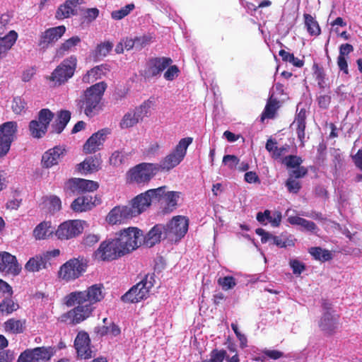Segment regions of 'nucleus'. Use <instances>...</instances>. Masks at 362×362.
Returning <instances> with one entry per match:
<instances>
[{"instance_id": "1", "label": "nucleus", "mask_w": 362, "mask_h": 362, "mask_svg": "<svg viewBox=\"0 0 362 362\" xmlns=\"http://www.w3.org/2000/svg\"><path fill=\"white\" fill-rule=\"evenodd\" d=\"M103 284H94L83 291H74L64 297V303L67 307H72L76 303L93 304L100 302L104 298Z\"/></svg>"}, {"instance_id": "2", "label": "nucleus", "mask_w": 362, "mask_h": 362, "mask_svg": "<svg viewBox=\"0 0 362 362\" xmlns=\"http://www.w3.org/2000/svg\"><path fill=\"white\" fill-rule=\"evenodd\" d=\"M142 230L136 227H129L116 233L115 238L124 255L136 250L141 245Z\"/></svg>"}, {"instance_id": "3", "label": "nucleus", "mask_w": 362, "mask_h": 362, "mask_svg": "<svg viewBox=\"0 0 362 362\" xmlns=\"http://www.w3.org/2000/svg\"><path fill=\"white\" fill-rule=\"evenodd\" d=\"M106 88L107 83L104 81L87 88L84 93V98L80 100L78 103L80 111L91 113L93 110H99V104Z\"/></svg>"}, {"instance_id": "4", "label": "nucleus", "mask_w": 362, "mask_h": 362, "mask_svg": "<svg viewBox=\"0 0 362 362\" xmlns=\"http://www.w3.org/2000/svg\"><path fill=\"white\" fill-rule=\"evenodd\" d=\"M87 267V260L83 257L71 258L59 267L58 278L66 282L73 281L86 272Z\"/></svg>"}, {"instance_id": "5", "label": "nucleus", "mask_w": 362, "mask_h": 362, "mask_svg": "<svg viewBox=\"0 0 362 362\" xmlns=\"http://www.w3.org/2000/svg\"><path fill=\"white\" fill-rule=\"evenodd\" d=\"M154 281L153 274H146L141 281L122 296V300L124 303H135L147 298Z\"/></svg>"}, {"instance_id": "6", "label": "nucleus", "mask_w": 362, "mask_h": 362, "mask_svg": "<svg viewBox=\"0 0 362 362\" xmlns=\"http://www.w3.org/2000/svg\"><path fill=\"white\" fill-rule=\"evenodd\" d=\"M159 172L158 164L142 163L132 168L127 172L130 182L146 185Z\"/></svg>"}, {"instance_id": "7", "label": "nucleus", "mask_w": 362, "mask_h": 362, "mask_svg": "<svg viewBox=\"0 0 362 362\" xmlns=\"http://www.w3.org/2000/svg\"><path fill=\"white\" fill-rule=\"evenodd\" d=\"M77 66V58L71 55L64 59L52 71L47 78L53 81L55 85L60 86L71 78L76 71Z\"/></svg>"}, {"instance_id": "8", "label": "nucleus", "mask_w": 362, "mask_h": 362, "mask_svg": "<svg viewBox=\"0 0 362 362\" xmlns=\"http://www.w3.org/2000/svg\"><path fill=\"white\" fill-rule=\"evenodd\" d=\"M141 214V210H140L138 205L136 204L135 199L133 198L127 206H117L114 207L109 212L107 216V221L110 224H117Z\"/></svg>"}, {"instance_id": "9", "label": "nucleus", "mask_w": 362, "mask_h": 362, "mask_svg": "<svg viewBox=\"0 0 362 362\" xmlns=\"http://www.w3.org/2000/svg\"><path fill=\"white\" fill-rule=\"evenodd\" d=\"M59 249H54L37 254L30 257L24 266L28 272L35 273L42 269H47L51 265L50 261L60 255Z\"/></svg>"}, {"instance_id": "10", "label": "nucleus", "mask_w": 362, "mask_h": 362, "mask_svg": "<svg viewBox=\"0 0 362 362\" xmlns=\"http://www.w3.org/2000/svg\"><path fill=\"white\" fill-rule=\"evenodd\" d=\"M93 255L95 259L103 262H111L124 256L115 238L101 242Z\"/></svg>"}, {"instance_id": "11", "label": "nucleus", "mask_w": 362, "mask_h": 362, "mask_svg": "<svg viewBox=\"0 0 362 362\" xmlns=\"http://www.w3.org/2000/svg\"><path fill=\"white\" fill-rule=\"evenodd\" d=\"M55 352V348L52 346L28 349L20 354L17 362H48Z\"/></svg>"}, {"instance_id": "12", "label": "nucleus", "mask_w": 362, "mask_h": 362, "mask_svg": "<svg viewBox=\"0 0 362 362\" xmlns=\"http://www.w3.org/2000/svg\"><path fill=\"white\" fill-rule=\"evenodd\" d=\"M188 219L177 216L164 226V236L171 240L177 241L183 238L188 230Z\"/></svg>"}, {"instance_id": "13", "label": "nucleus", "mask_w": 362, "mask_h": 362, "mask_svg": "<svg viewBox=\"0 0 362 362\" xmlns=\"http://www.w3.org/2000/svg\"><path fill=\"white\" fill-rule=\"evenodd\" d=\"M165 189L166 186H162L148 189L136 196L134 197L135 202L141 210V213L145 211L151 205V203H160L161 205L165 195Z\"/></svg>"}, {"instance_id": "14", "label": "nucleus", "mask_w": 362, "mask_h": 362, "mask_svg": "<svg viewBox=\"0 0 362 362\" xmlns=\"http://www.w3.org/2000/svg\"><path fill=\"white\" fill-rule=\"evenodd\" d=\"M76 306L61 316L62 322L71 325H77L88 319L94 310V307L86 303H76Z\"/></svg>"}, {"instance_id": "15", "label": "nucleus", "mask_w": 362, "mask_h": 362, "mask_svg": "<svg viewBox=\"0 0 362 362\" xmlns=\"http://www.w3.org/2000/svg\"><path fill=\"white\" fill-rule=\"evenodd\" d=\"M17 130L16 122H6L0 125V158L4 157L9 151Z\"/></svg>"}, {"instance_id": "16", "label": "nucleus", "mask_w": 362, "mask_h": 362, "mask_svg": "<svg viewBox=\"0 0 362 362\" xmlns=\"http://www.w3.org/2000/svg\"><path fill=\"white\" fill-rule=\"evenodd\" d=\"M85 221L69 220L62 223L55 231V235L60 240L72 239L83 233Z\"/></svg>"}, {"instance_id": "17", "label": "nucleus", "mask_w": 362, "mask_h": 362, "mask_svg": "<svg viewBox=\"0 0 362 362\" xmlns=\"http://www.w3.org/2000/svg\"><path fill=\"white\" fill-rule=\"evenodd\" d=\"M173 60L170 57H151L146 62L144 76L146 79L159 77L161 73L172 64Z\"/></svg>"}, {"instance_id": "18", "label": "nucleus", "mask_w": 362, "mask_h": 362, "mask_svg": "<svg viewBox=\"0 0 362 362\" xmlns=\"http://www.w3.org/2000/svg\"><path fill=\"white\" fill-rule=\"evenodd\" d=\"M66 30V28L64 25H59L46 29L40 35L37 43L38 47L43 51L47 50L64 35Z\"/></svg>"}, {"instance_id": "19", "label": "nucleus", "mask_w": 362, "mask_h": 362, "mask_svg": "<svg viewBox=\"0 0 362 362\" xmlns=\"http://www.w3.org/2000/svg\"><path fill=\"white\" fill-rule=\"evenodd\" d=\"M54 115H38L35 119L30 122L28 129L30 136L35 139L44 137Z\"/></svg>"}, {"instance_id": "20", "label": "nucleus", "mask_w": 362, "mask_h": 362, "mask_svg": "<svg viewBox=\"0 0 362 362\" xmlns=\"http://www.w3.org/2000/svg\"><path fill=\"white\" fill-rule=\"evenodd\" d=\"M110 133V132L108 129H102L93 134L83 144V152L86 154H91L100 150L106 139L107 135Z\"/></svg>"}, {"instance_id": "21", "label": "nucleus", "mask_w": 362, "mask_h": 362, "mask_svg": "<svg viewBox=\"0 0 362 362\" xmlns=\"http://www.w3.org/2000/svg\"><path fill=\"white\" fill-rule=\"evenodd\" d=\"M21 269L16 256L8 252H0V272L15 276L21 273Z\"/></svg>"}, {"instance_id": "22", "label": "nucleus", "mask_w": 362, "mask_h": 362, "mask_svg": "<svg viewBox=\"0 0 362 362\" xmlns=\"http://www.w3.org/2000/svg\"><path fill=\"white\" fill-rule=\"evenodd\" d=\"M74 347L76 350L78 357L83 359L92 357L90 349V339L87 332L80 331L74 340Z\"/></svg>"}, {"instance_id": "23", "label": "nucleus", "mask_w": 362, "mask_h": 362, "mask_svg": "<svg viewBox=\"0 0 362 362\" xmlns=\"http://www.w3.org/2000/svg\"><path fill=\"white\" fill-rule=\"evenodd\" d=\"M339 320V315L331 312H324L319 322V327L325 334L332 335L338 328Z\"/></svg>"}, {"instance_id": "24", "label": "nucleus", "mask_w": 362, "mask_h": 362, "mask_svg": "<svg viewBox=\"0 0 362 362\" xmlns=\"http://www.w3.org/2000/svg\"><path fill=\"white\" fill-rule=\"evenodd\" d=\"M83 4H84V0H66L57 8L55 18L58 20H63L76 15V7Z\"/></svg>"}, {"instance_id": "25", "label": "nucleus", "mask_w": 362, "mask_h": 362, "mask_svg": "<svg viewBox=\"0 0 362 362\" xmlns=\"http://www.w3.org/2000/svg\"><path fill=\"white\" fill-rule=\"evenodd\" d=\"M65 149L61 146H57L47 150L44 153L42 157V165L43 167L49 168L57 165L59 162L61 156L64 154Z\"/></svg>"}, {"instance_id": "26", "label": "nucleus", "mask_w": 362, "mask_h": 362, "mask_svg": "<svg viewBox=\"0 0 362 362\" xmlns=\"http://www.w3.org/2000/svg\"><path fill=\"white\" fill-rule=\"evenodd\" d=\"M180 192L175 191H170L166 192L164 196L160 208L163 214H169L175 209L177 205V201L180 197Z\"/></svg>"}, {"instance_id": "27", "label": "nucleus", "mask_w": 362, "mask_h": 362, "mask_svg": "<svg viewBox=\"0 0 362 362\" xmlns=\"http://www.w3.org/2000/svg\"><path fill=\"white\" fill-rule=\"evenodd\" d=\"M163 233L164 234V226L161 224L154 226L144 238V243L148 247L158 243Z\"/></svg>"}, {"instance_id": "28", "label": "nucleus", "mask_w": 362, "mask_h": 362, "mask_svg": "<svg viewBox=\"0 0 362 362\" xmlns=\"http://www.w3.org/2000/svg\"><path fill=\"white\" fill-rule=\"evenodd\" d=\"M101 159L96 156H89L78 165V170L85 173H92L100 169Z\"/></svg>"}, {"instance_id": "29", "label": "nucleus", "mask_w": 362, "mask_h": 362, "mask_svg": "<svg viewBox=\"0 0 362 362\" xmlns=\"http://www.w3.org/2000/svg\"><path fill=\"white\" fill-rule=\"evenodd\" d=\"M93 206L95 202L93 197L86 195L75 199L71 204V208L75 212H83L90 210Z\"/></svg>"}, {"instance_id": "30", "label": "nucleus", "mask_w": 362, "mask_h": 362, "mask_svg": "<svg viewBox=\"0 0 362 362\" xmlns=\"http://www.w3.org/2000/svg\"><path fill=\"white\" fill-rule=\"evenodd\" d=\"M18 38L15 30H10L7 35L0 37V59L4 57Z\"/></svg>"}, {"instance_id": "31", "label": "nucleus", "mask_w": 362, "mask_h": 362, "mask_svg": "<svg viewBox=\"0 0 362 362\" xmlns=\"http://www.w3.org/2000/svg\"><path fill=\"white\" fill-rule=\"evenodd\" d=\"M182 158L179 156L174 151L171 152L170 154L166 156L161 161L160 164H158V167L159 168V171L166 170L169 171L170 170L174 168L177 165L180 163L182 160Z\"/></svg>"}, {"instance_id": "32", "label": "nucleus", "mask_w": 362, "mask_h": 362, "mask_svg": "<svg viewBox=\"0 0 362 362\" xmlns=\"http://www.w3.org/2000/svg\"><path fill=\"white\" fill-rule=\"evenodd\" d=\"M80 42L81 38L77 35L66 40L57 49L55 56L59 58L64 57L67 52L72 51Z\"/></svg>"}, {"instance_id": "33", "label": "nucleus", "mask_w": 362, "mask_h": 362, "mask_svg": "<svg viewBox=\"0 0 362 362\" xmlns=\"http://www.w3.org/2000/svg\"><path fill=\"white\" fill-rule=\"evenodd\" d=\"M53 233L51 229V222L42 221L37 224L33 231V235L36 240H45Z\"/></svg>"}, {"instance_id": "34", "label": "nucleus", "mask_w": 362, "mask_h": 362, "mask_svg": "<svg viewBox=\"0 0 362 362\" xmlns=\"http://www.w3.org/2000/svg\"><path fill=\"white\" fill-rule=\"evenodd\" d=\"M25 328V320L11 318L4 323V329L6 332L12 334H21Z\"/></svg>"}, {"instance_id": "35", "label": "nucleus", "mask_w": 362, "mask_h": 362, "mask_svg": "<svg viewBox=\"0 0 362 362\" xmlns=\"http://www.w3.org/2000/svg\"><path fill=\"white\" fill-rule=\"evenodd\" d=\"M306 117L305 115H297L294 121L292 123V126L296 127V132L298 136V139L300 141V146H305V129L306 127Z\"/></svg>"}, {"instance_id": "36", "label": "nucleus", "mask_w": 362, "mask_h": 362, "mask_svg": "<svg viewBox=\"0 0 362 362\" xmlns=\"http://www.w3.org/2000/svg\"><path fill=\"white\" fill-rule=\"evenodd\" d=\"M304 24L306 30L311 36H319L321 34V28L317 20L309 13L303 14Z\"/></svg>"}, {"instance_id": "37", "label": "nucleus", "mask_w": 362, "mask_h": 362, "mask_svg": "<svg viewBox=\"0 0 362 362\" xmlns=\"http://www.w3.org/2000/svg\"><path fill=\"white\" fill-rule=\"evenodd\" d=\"M265 148L270 153L273 159L277 160L287 151L288 146H281L279 148L277 146L276 141L270 138L267 141Z\"/></svg>"}, {"instance_id": "38", "label": "nucleus", "mask_w": 362, "mask_h": 362, "mask_svg": "<svg viewBox=\"0 0 362 362\" xmlns=\"http://www.w3.org/2000/svg\"><path fill=\"white\" fill-rule=\"evenodd\" d=\"M309 253L316 260L325 262L329 261L332 259V252L326 249H322L320 247H313L309 249Z\"/></svg>"}, {"instance_id": "39", "label": "nucleus", "mask_w": 362, "mask_h": 362, "mask_svg": "<svg viewBox=\"0 0 362 362\" xmlns=\"http://www.w3.org/2000/svg\"><path fill=\"white\" fill-rule=\"evenodd\" d=\"M288 221L291 225H297L302 226L305 230L313 232L317 228V225L311 221H308L303 218L293 216L288 218Z\"/></svg>"}, {"instance_id": "40", "label": "nucleus", "mask_w": 362, "mask_h": 362, "mask_svg": "<svg viewBox=\"0 0 362 362\" xmlns=\"http://www.w3.org/2000/svg\"><path fill=\"white\" fill-rule=\"evenodd\" d=\"M71 119V115H59L54 123L52 124V133L60 134L66 127Z\"/></svg>"}, {"instance_id": "41", "label": "nucleus", "mask_w": 362, "mask_h": 362, "mask_svg": "<svg viewBox=\"0 0 362 362\" xmlns=\"http://www.w3.org/2000/svg\"><path fill=\"white\" fill-rule=\"evenodd\" d=\"M284 103V101H281L272 95H269L262 113H276Z\"/></svg>"}, {"instance_id": "42", "label": "nucleus", "mask_w": 362, "mask_h": 362, "mask_svg": "<svg viewBox=\"0 0 362 362\" xmlns=\"http://www.w3.org/2000/svg\"><path fill=\"white\" fill-rule=\"evenodd\" d=\"M279 55L281 57L283 62H289L296 67L301 68L304 65V61L295 57L293 54L286 52L284 49H280Z\"/></svg>"}, {"instance_id": "43", "label": "nucleus", "mask_w": 362, "mask_h": 362, "mask_svg": "<svg viewBox=\"0 0 362 362\" xmlns=\"http://www.w3.org/2000/svg\"><path fill=\"white\" fill-rule=\"evenodd\" d=\"M103 66H96L89 70L83 76L82 78V81L84 83H90L93 82L94 81L100 78L101 74H103Z\"/></svg>"}, {"instance_id": "44", "label": "nucleus", "mask_w": 362, "mask_h": 362, "mask_svg": "<svg viewBox=\"0 0 362 362\" xmlns=\"http://www.w3.org/2000/svg\"><path fill=\"white\" fill-rule=\"evenodd\" d=\"M193 139L192 137H185L182 139L175 146L173 151L176 153L182 159H184L188 146L192 143Z\"/></svg>"}, {"instance_id": "45", "label": "nucleus", "mask_w": 362, "mask_h": 362, "mask_svg": "<svg viewBox=\"0 0 362 362\" xmlns=\"http://www.w3.org/2000/svg\"><path fill=\"white\" fill-rule=\"evenodd\" d=\"M112 47V43L109 41L100 43L94 50V57L95 58L105 57L110 53Z\"/></svg>"}, {"instance_id": "46", "label": "nucleus", "mask_w": 362, "mask_h": 362, "mask_svg": "<svg viewBox=\"0 0 362 362\" xmlns=\"http://www.w3.org/2000/svg\"><path fill=\"white\" fill-rule=\"evenodd\" d=\"M19 308L18 303H16L11 298H6L0 303V312L1 313L10 314Z\"/></svg>"}, {"instance_id": "47", "label": "nucleus", "mask_w": 362, "mask_h": 362, "mask_svg": "<svg viewBox=\"0 0 362 362\" xmlns=\"http://www.w3.org/2000/svg\"><path fill=\"white\" fill-rule=\"evenodd\" d=\"M134 7V4H127L119 10L113 11L111 13V17L114 20H121L128 16Z\"/></svg>"}, {"instance_id": "48", "label": "nucleus", "mask_w": 362, "mask_h": 362, "mask_svg": "<svg viewBox=\"0 0 362 362\" xmlns=\"http://www.w3.org/2000/svg\"><path fill=\"white\" fill-rule=\"evenodd\" d=\"M80 178L69 179L64 186V190L69 194H79L81 192V183L79 182Z\"/></svg>"}, {"instance_id": "49", "label": "nucleus", "mask_w": 362, "mask_h": 362, "mask_svg": "<svg viewBox=\"0 0 362 362\" xmlns=\"http://www.w3.org/2000/svg\"><path fill=\"white\" fill-rule=\"evenodd\" d=\"M100 14V11L97 8H89L83 11L81 19L83 23H90L94 21Z\"/></svg>"}, {"instance_id": "50", "label": "nucleus", "mask_w": 362, "mask_h": 362, "mask_svg": "<svg viewBox=\"0 0 362 362\" xmlns=\"http://www.w3.org/2000/svg\"><path fill=\"white\" fill-rule=\"evenodd\" d=\"M140 115H124L121 122L120 127L122 129L129 128L139 122Z\"/></svg>"}, {"instance_id": "51", "label": "nucleus", "mask_w": 362, "mask_h": 362, "mask_svg": "<svg viewBox=\"0 0 362 362\" xmlns=\"http://www.w3.org/2000/svg\"><path fill=\"white\" fill-rule=\"evenodd\" d=\"M313 69L319 87L320 88H325L327 84L325 81V74L323 69L319 66L316 63L313 64Z\"/></svg>"}, {"instance_id": "52", "label": "nucleus", "mask_w": 362, "mask_h": 362, "mask_svg": "<svg viewBox=\"0 0 362 362\" xmlns=\"http://www.w3.org/2000/svg\"><path fill=\"white\" fill-rule=\"evenodd\" d=\"M270 95L284 102H286L289 99L288 94L284 90V85L280 83L275 84L274 88Z\"/></svg>"}, {"instance_id": "53", "label": "nucleus", "mask_w": 362, "mask_h": 362, "mask_svg": "<svg viewBox=\"0 0 362 362\" xmlns=\"http://www.w3.org/2000/svg\"><path fill=\"white\" fill-rule=\"evenodd\" d=\"M79 182L81 183V192H94L99 187L98 182L80 178Z\"/></svg>"}, {"instance_id": "54", "label": "nucleus", "mask_w": 362, "mask_h": 362, "mask_svg": "<svg viewBox=\"0 0 362 362\" xmlns=\"http://www.w3.org/2000/svg\"><path fill=\"white\" fill-rule=\"evenodd\" d=\"M272 240L274 245L281 248H286L288 246L293 247L295 245V243L293 240L284 235H274Z\"/></svg>"}, {"instance_id": "55", "label": "nucleus", "mask_w": 362, "mask_h": 362, "mask_svg": "<svg viewBox=\"0 0 362 362\" xmlns=\"http://www.w3.org/2000/svg\"><path fill=\"white\" fill-rule=\"evenodd\" d=\"M217 283L225 291L231 289L236 285L235 279L232 276L221 277L218 279Z\"/></svg>"}, {"instance_id": "56", "label": "nucleus", "mask_w": 362, "mask_h": 362, "mask_svg": "<svg viewBox=\"0 0 362 362\" xmlns=\"http://www.w3.org/2000/svg\"><path fill=\"white\" fill-rule=\"evenodd\" d=\"M302 163L303 160L300 157L293 155L287 156L283 160V163L290 168L299 167Z\"/></svg>"}, {"instance_id": "57", "label": "nucleus", "mask_w": 362, "mask_h": 362, "mask_svg": "<svg viewBox=\"0 0 362 362\" xmlns=\"http://www.w3.org/2000/svg\"><path fill=\"white\" fill-rule=\"evenodd\" d=\"M286 187L289 192L297 194L301 189V184L296 179L289 177L286 182Z\"/></svg>"}, {"instance_id": "58", "label": "nucleus", "mask_w": 362, "mask_h": 362, "mask_svg": "<svg viewBox=\"0 0 362 362\" xmlns=\"http://www.w3.org/2000/svg\"><path fill=\"white\" fill-rule=\"evenodd\" d=\"M164 73V78L167 81H173L180 73V69L176 65H170Z\"/></svg>"}, {"instance_id": "59", "label": "nucleus", "mask_w": 362, "mask_h": 362, "mask_svg": "<svg viewBox=\"0 0 362 362\" xmlns=\"http://www.w3.org/2000/svg\"><path fill=\"white\" fill-rule=\"evenodd\" d=\"M289 265L292 269L293 273L296 275L301 274L305 269V264L296 259H291Z\"/></svg>"}, {"instance_id": "60", "label": "nucleus", "mask_w": 362, "mask_h": 362, "mask_svg": "<svg viewBox=\"0 0 362 362\" xmlns=\"http://www.w3.org/2000/svg\"><path fill=\"white\" fill-rule=\"evenodd\" d=\"M239 162L240 159L235 155H226L223 158V163L230 170L235 169Z\"/></svg>"}, {"instance_id": "61", "label": "nucleus", "mask_w": 362, "mask_h": 362, "mask_svg": "<svg viewBox=\"0 0 362 362\" xmlns=\"http://www.w3.org/2000/svg\"><path fill=\"white\" fill-rule=\"evenodd\" d=\"M49 204V211L52 212L59 211L62 209V202L59 197L56 195H52L47 198Z\"/></svg>"}, {"instance_id": "62", "label": "nucleus", "mask_w": 362, "mask_h": 362, "mask_svg": "<svg viewBox=\"0 0 362 362\" xmlns=\"http://www.w3.org/2000/svg\"><path fill=\"white\" fill-rule=\"evenodd\" d=\"M11 16L8 13H4L0 16V37L9 28Z\"/></svg>"}, {"instance_id": "63", "label": "nucleus", "mask_w": 362, "mask_h": 362, "mask_svg": "<svg viewBox=\"0 0 362 362\" xmlns=\"http://www.w3.org/2000/svg\"><path fill=\"white\" fill-rule=\"evenodd\" d=\"M226 356V351L223 349H213L210 353V358L212 362H223Z\"/></svg>"}, {"instance_id": "64", "label": "nucleus", "mask_w": 362, "mask_h": 362, "mask_svg": "<svg viewBox=\"0 0 362 362\" xmlns=\"http://www.w3.org/2000/svg\"><path fill=\"white\" fill-rule=\"evenodd\" d=\"M25 103L20 97L14 98L11 105V109L14 113H21L25 110Z\"/></svg>"}]
</instances>
